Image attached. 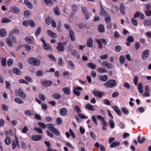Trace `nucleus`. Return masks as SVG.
I'll return each mask as SVG.
<instances>
[{
	"label": "nucleus",
	"mask_w": 151,
	"mask_h": 151,
	"mask_svg": "<svg viewBox=\"0 0 151 151\" xmlns=\"http://www.w3.org/2000/svg\"><path fill=\"white\" fill-rule=\"evenodd\" d=\"M27 62L32 65L36 67L39 66L41 64V61L40 60L31 57L28 59Z\"/></svg>",
	"instance_id": "1"
},
{
	"label": "nucleus",
	"mask_w": 151,
	"mask_h": 151,
	"mask_svg": "<svg viewBox=\"0 0 151 151\" xmlns=\"http://www.w3.org/2000/svg\"><path fill=\"white\" fill-rule=\"evenodd\" d=\"M104 85L107 88H112L116 85V81L114 80L109 79L105 83Z\"/></svg>",
	"instance_id": "2"
},
{
	"label": "nucleus",
	"mask_w": 151,
	"mask_h": 151,
	"mask_svg": "<svg viewBox=\"0 0 151 151\" xmlns=\"http://www.w3.org/2000/svg\"><path fill=\"white\" fill-rule=\"evenodd\" d=\"M15 93L16 95H19L22 99H26V95L21 88H19L18 91H17V90H16Z\"/></svg>",
	"instance_id": "3"
},
{
	"label": "nucleus",
	"mask_w": 151,
	"mask_h": 151,
	"mask_svg": "<svg viewBox=\"0 0 151 151\" xmlns=\"http://www.w3.org/2000/svg\"><path fill=\"white\" fill-rule=\"evenodd\" d=\"M146 10L145 11L146 15L148 17L151 16V6L149 4H147L146 6Z\"/></svg>",
	"instance_id": "4"
},
{
	"label": "nucleus",
	"mask_w": 151,
	"mask_h": 151,
	"mask_svg": "<svg viewBox=\"0 0 151 151\" xmlns=\"http://www.w3.org/2000/svg\"><path fill=\"white\" fill-rule=\"evenodd\" d=\"M14 137L15 139L13 140L12 142V148L13 150H14L17 146L19 145L18 138L16 135L14 136Z\"/></svg>",
	"instance_id": "5"
},
{
	"label": "nucleus",
	"mask_w": 151,
	"mask_h": 151,
	"mask_svg": "<svg viewBox=\"0 0 151 151\" xmlns=\"http://www.w3.org/2000/svg\"><path fill=\"white\" fill-rule=\"evenodd\" d=\"M150 52L149 50H145L143 51L141 57L142 60H145L149 57Z\"/></svg>",
	"instance_id": "6"
},
{
	"label": "nucleus",
	"mask_w": 151,
	"mask_h": 151,
	"mask_svg": "<svg viewBox=\"0 0 151 151\" xmlns=\"http://www.w3.org/2000/svg\"><path fill=\"white\" fill-rule=\"evenodd\" d=\"M67 67L71 70H73L75 68V65L70 60H68L67 62Z\"/></svg>",
	"instance_id": "7"
},
{
	"label": "nucleus",
	"mask_w": 151,
	"mask_h": 151,
	"mask_svg": "<svg viewBox=\"0 0 151 151\" xmlns=\"http://www.w3.org/2000/svg\"><path fill=\"white\" fill-rule=\"evenodd\" d=\"M92 93L96 97H98L99 98H101L103 95L104 94V92H101L98 90L93 91L92 92Z\"/></svg>",
	"instance_id": "8"
},
{
	"label": "nucleus",
	"mask_w": 151,
	"mask_h": 151,
	"mask_svg": "<svg viewBox=\"0 0 151 151\" xmlns=\"http://www.w3.org/2000/svg\"><path fill=\"white\" fill-rule=\"evenodd\" d=\"M41 84L43 86L45 87H48L51 85L52 82L50 81H41Z\"/></svg>",
	"instance_id": "9"
},
{
	"label": "nucleus",
	"mask_w": 151,
	"mask_h": 151,
	"mask_svg": "<svg viewBox=\"0 0 151 151\" xmlns=\"http://www.w3.org/2000/svg\"><path fill=\"white\" fill-rule=\"evenodd\" d=\"M101 65L104 67L106 68L109 69L112 68L113 67V65L109 63L106 61L103 62L101 63Z\"/></svg>",
	"instance_id": "10"
},
{
	"label": "nucleus",
	"mask_w": 151,
	"mask_h": 151,
	"mask_svg": "<svg viewBox=\"0 0 151 151\" xmlns=\"http://www.w3.org/2000/svg\"><path fill=\"white\" fill-rule=\"evenodd\" d=\"M100 10V14L102 17H105L107 15V13L105 11V9L102 7L101 5Z\"/></svg>",
	"instance_id": "11"
},
{
	"label": "nucleus",
	"mask_w": 151,
	"mask_h": 151,
	"mask_svg": "<svg viewBox=\"0 0 151 151\" xmlns=\"http://www.w3.org/2000/svg\"><path fill=\"white\" fill-rule=\"evenodd\" d=\"M42 136L40 135H35L31 137L32 140L35 141H38L41 139Z\"/></svg>",
	"instance_id": "12"
},
{
	"label": "nucleus",
	"mask_w": 151,
	"mask_h": 151,
	"mask_svg": "<svg viewBox=\"0 0 151 151\" xmlns=\"http://www.w3.org/2000/svg\"><path fill=\"white\" fill-rule=\"evenodd\" d=\"M93 40L92 37H90L87 39L86 44L88 47H92L93 46Z\"/></svg>",
	"instance_id": "13"
},
{
	"label": "nucleus",
	"mask_w": 151,
	"mask_h": 151,
	"mask_svg": "<svg viewBox=\"0 0 151 151\" xmlns=\"http://www.w3.org/2000/svg\"><path fill=\"white\" fill-rule=\"evenodd\" d=\"M60 113L62 116H65L68 113V110L65 108H62L60 111Z\"/></svg>",
	"instance_id": "14"
},
{
	"label": "nucleus",
	"mask_w": 151,
	"mask_h": 151,
	"mask_svg": "<svg viewBox=\"0 0 151 151\" xmlns=\"http://www.w3.org/2000/svg\"><path fill=\"white\" fill-rule=\"evenodd\" d=\"M57 50L60 52H63L64 50V47L61 43H59L58 44L57 47Z\"/></svg>",
	"instance_id": "15"
},
{
	"label": "nucleus",
	"mask_w": 151,
	"mask_h": 151,
	"mask_svg": "<svg viewBox=\"0 0 151 151\" xmlns=\"http://www.w3.org/2000/svg\"><path fill=\"white\" fill-rule=\"evenodd\" d=\"M47 33L50 37L53 38H55L57 37L56 34L50 30H48Z\"/></svg>",
	"instance_id": "16"
},
{
	"label": "nucleus",
	"mask_w": 151,
	"mask_h": 151,
	"mask_svg": "<svg viewBox=\"0 0 151 151\" xmlns=\"http://www.w3.org/2000/svg\"><path fill=\"white\" fill-rule=\"evenodd\" d=\"M69 37L72 41L75 40L74 33L73 31L70 30L69 32Z\"/></svg>",
	"instance_id": "17"
},
{
	"label": "nucleus",
	"mask_w": 151,
	"mask_h": 151,
	"mask_svg": "<svg viewBox=\"0 0 151 151\" xmlns=\"http://www.w3.org/2000/svg\"><path fill=\"white\" fill-rule=\"evenodd\" d=\"M143 24L145 27L151 26V19H145L143 21Z\"/></svg>",
	"instance_id": "18"
},
{
	"label": "nucleus",
	"mask_w": 151,
	"mask_h": 151,
	"mask_svg": "<svg viewBox=\"0 0 151 151\" xmlns=\"http://www.w3.org/2000/svg\"><path fill=\"white\" fill-rule=\"evenodd\" d=\"M120 10L122 15H125V7L124 5L122 3H120Z\"/></svg>",
	"instance_id": "19"
},
{
	"label": "nucleus",
	"mask_w": 151,
	"mask_h": 151,
	"mask_svg": "<svg viewBox=\"0 0 151 151\" xmlns=\"http://www.w3.org/2000/svg\"><path fill=\"white\" fill-rule=\"evenodd\" d=\"M101 123L102 125L103 129L104 130H106L107 129L106 127L108 126V122L105 119L101 122Z\"/></svg>",
	"instance_id": "20"
},
{
	"label": "nucleus",
	"mask_w": 151,
	"mask_h": 151,
	"mask_svg": "<svg viewBox=\"0 0 151 151\" xmlns=\"http://www.w3.org/2000/svg\"><path fill=\"white\" fill-rule=\"evenodd\" d=\"M64 93L66 95H69L71 93V90L68 87H65L62 89Z\"/></svg>",
	"instance_id": "21"
},
{
	"label": "nucleus",
	"mask_w": 151,
	"mask_h": 151,
	"mask_svg": "<svg viewBox=\"0 0 151 151\" xmlns=\"http://www.w3.org/2000/svg\"><path fill=\"white\" fill-rule=\"evenodd\" d=\"M6 35V32L4 29H1L0 30V37H5Z\"/></svg>",
	"instance_id": "22"
},
{
	"label": "nucleus",
	"mask_w": 151,
	"mask_h": 151,
	"mask_svg": "<svg viewBox=\"0 0 151 151\" xmlns=\"http://www.w3.org/2000/svg\"><path fill=\"white\" fill-rule=\"evenodd\" d=\"M97 71L100 73H107V70L105 68L101 67L97 69Z\"/></svg>",
	"instance_id": "23"
},
{
	"label": "nucleus",
	"mask_w": 151,
	"mask_h": 151,
	"mask_svg": "<svg viewBox=\"0 0 151 151\" xmlns=\"http://www.w3.org/2000/svg\"><path fill=\"white\" fill-rule=\"evenodd\" d=\"M25 114L27 116H32L33 115V113L32 111L27 110L24 111Z\"/></svg>",
	"instance_id": "24"
},
{
	"label": "nucleus",
	"mask_w": 151,
	"mask_h": 151,
	"mask_svg": "<svg viewBox=\"0 0 151 151\" xmlns=\"http://www.w3.org/2000/svg\"><path fill=\"white\" fill-rule=\"evenodd\" d=\"M34 39L32 37H27L25 38V40L27 42L29 43H32L33 42Z\"/></svg>",
	"instance_id": "25"
},
{
	"label": "nucleus",
	"mask_w": 151,
	"mask_h": 151,
	"mask_svg": "<svg viewBox=\"0 0 151 151\" xmlns=\"http://www.w3.org/2000/svg\"><path fill=\"white\" fill-rule=\"evenodd\" d=\"M108 76L107 75H103L101 76L99 78V80L101 81L105 82L108 79Z\"/></svg>",
	"instance_id": "26"
},
{
	"label": "nucleus",
	"mask_w": 151,
	"mask_h": 151,
	"mask_svg": "<svg viewBox=\"0 0 151 151\" xmlns=\"http://www.w3.org/2000/svg\"><path fill=\"white\" fill-rule=\"evenodd\" d=\"M52 18L49 17H47L45 19L46 23L48 25H50L52 20Z\"/></svg>",
	"instance_id": "27"
},
{
	"label": "nucleus",
	"mask_w": 151,
	"mask_h": 151,
	"mask_svg": "<svg viewBox=\"0 0 151 151\" xmlns=\"http://www.w3.org/2000/svg\"><path fill=\"white\" fill-rule=\"evenodd\" d=\"M11 11L14 13H18L19 12V9L15 6L11 7Z\"/></svg>",
	"instance_id": "28"
},
{
	"label": "nucleus",
	"mask_w": 151,
	"mask_h": 151,
	"mask_svg": "<svg viewBox=\"0 0 151 151\" xmlns=\"http://www.w3.org/2000/svg\"><path fill=\"white\" fill-rule=\"evenodd\" d=\"M25 4L29 8L32 9L33 7V6L31 3L28 0L24 1Z\"/></svg>",
	"instance_id": "29"
},
{
	"label": "nucleus",
	"mask_w": 151,
	"mask_h": 151,
	"mask_svg": "<svg viewBox=\"0 0 151 151\" xmlns=\"http://www.w3.org/2000/svg\"><path fill=\"white\" fill-rule=\"evenodd\" d=\"M120 145V142L118 141H116L113 142L110 145L111 148H113L115 147H117Z\"/></svg>",
	"instance_id": "30"
},
{
	"label": "nucleus",
	"mask_w": 151,
	"mask_h": 151,
	"mask_svg": "<svg viewBox=\"0 0 151 151\" xmlns=\"http://www.w3.org/2000/svg\"><path fill=\"white\" fill-rule=\"evenodd\" d=\"M86 107L89 110L91 111H94L95 110V108L91 104H86Z\"/></svg>",
	"instance_id": "31"
},
{
	"label": "nucleus",
	"mask_w": 151,
	"mask_h": 151,
	"mask_svg": "<svg viewBox=\"0 0 151 151\" xmlns=\"http://www.w3.org/2000/svg\"><path fill=\"white\" fill-rule=\"evenodd\" d=\"M87 66L89 68L92 69H95L96 67V65L92 63H88Z\"/></svg>",
	"instance_id": "32"
},
{
	"label": "nucleus",
	"mask_w": 151,
	"mask_h": 151,
	"mask_svg": "<svg viewBox=\"0 0 151 151\" xmlns=\"http://www.w3.org/2000/svg\"><path fill=\"white\" fill-rule=\"evenodd\" d=\"M38 125L39 127L43 129H46L47 127V126L45 124L41 122H39L38 123Z\"/></svg>",
	"instance_id": "33"
},
{
	"label": "nucleus",
	"mask_w": 151,
	"mask_h": 151,
	"mask_svg": "<svg viewBox=\"0 0 151 151\" xmlns=\"http://www.w3.org/2000/svg\"><path fill=\"white\" fill-rule=\"evenodd\" d=\"M52 98L55 99H60L61 97V96L58 93H55L52 96Z\"/></svg>",
	"instance_id": "34"
},
{
	"label": "nucleus",
	"mask_w": 151,
	"mask_h": 151,
	"mask_svg": "<svg viewBox=\"0 0 151 151\" xmlns=\"http://www.w3.org/2000/svg\"><path fill=\"white\" fill-rule=\"evenodd\" d=\"M11 142V140L10 137L9 136H7L6 137L5 139V142L7 145H9L10 144Z\"/></svg>",
	"instance_id": "35"
},
{
	"label": "nucleus",
	"mask_w": 151,
	"mask_h": 151,
	"mask_svg": "<svg viewBox=\"0 0 151 151\" xmlns=\"http://www.w3.org/2000/svg\"><path fill=\"white\" fill-rule=\"evenodd\" d=\"M44 72L43 70H38L36 73V75L38 76H43Z\"/></svg>",
	"instance_id": "36"
},
{
	"label": "nucleus",
	"mask_w": 151,
	"mask_h": 151,
	"mask_svg": "<svg viewBox=\"0 0 151 151\" xmlns=\"http://www.w3.org/2000/svg\"><path fill=\"white\" fill-rule=\"evenodd\" d=\"M43 48L46 50H49L51 49V47L49 44H47L46 43L43 44Z\"/></svg>",
	"instance_id": "37"
},
{
	"label": "nucleus",
	"mask_w": 151,
	"mask_h": 151,
	"mask_svg": "<svg viewBox=\"0 0 151 151\" xmlns=\"http://www.w3.org/2000/svg\"><path fill=\"white\" fill-rule=\"evenodd\" d=\"M138 90L140 93H143V86L142 84L140 83L138 85Z\"/></svg>",
	"instance_id": "38"
},
{
	"label": "nucleus",
	"mask_w": 151,
	"mask_h": 151,
	"mask_svg": "<svg viewBox=\"0 0 151 151\" xmlns=\"http://www.w3.org/2000/svg\"><path fill=\"white\" fill-rule=\"evenodd\" d=\"M13 71L14 73L18 75H20L21 73L20 70L17 68H14L13 69Z\"/></svg>",
	"instance_id": "39"
},
{
	"label": "nucleus",
	"mask_w": 151,
	"mask_h": 151,
	"mask_svg": "<svg viewBox=\"0 0 151 151\" xmlns=\"http://www.w3.org/2000/svg\"><path fill=\"white\" fill-rule=\"evenodd\" d=\"M44 1L47 6H51L53 4V2L51 0H44Z\"/></svg>",
	"instance_id": "40"
},
{
	"label": "nucleus",
	"mask_w": 151,
	"mask_h": 151,
	"mask_svg": "<svg viewBox=\"0 0 151 151\" xmlns=\"http://www.w3.org/2000/svg\"><path fill=\"white\" fill-rule=\"evenodd\" d=\"M98 30L100 32H102L104 31V27L103 24L99 25L98 27Z\"/></svg>",
	"instance_id": "41"
},
{
	"label": "nucleus",
	"mask_w": 151,
	"mask_h": 151,
	"mask_svg": "<svg viewBox=\"0 0 151 151\" xmlns=\"http://www.w3.org/2000/svg\"><path fill=\"white\" fill-rule=\"evenodd\" d=\"M109 123L110 127L112 129H113L115 127V123L114 121L112 120H109Z\"/></svg>",
	"instance_id": "42"
},
{
	"label": "nucleus",
	"mask_w": 151,
	"mask_h": 151,
	"mask_svg": "<svg viewBox=\"0 0 151 151\" xmlns=\"http://www.w3.org/2000/svg\"><path fill=\"white\" fill-rule=\"evenodd\" d=\"M1 63L3 66L4 67L6 65V59L5 58H1Z\"/></svg>",
	"instance_id": "43"
},
{
	"label": "nucleus",
	"mask_w": 151,
	"mask_h": 151,
	"mask_svg": "<svg viewBox=\"0 0 151 151\" xmlns=\"http://www.w3.org/2000/svg\"><path fill=\"white\" fill-rule=\"evenodd\" d=\"M119 60L120 63L123 64L124 63L125 60V58L123 55H121L119 57Z\"/></svg>",
	"instance_id": "44"
},
{
	"label": "nucleus",
	"mask_w": 151,
	"mask_h": 151,
	"mask_svg": "<svg viewBox=\"0 0 151 151\" xmlns=\"http://www.w3.org/2000/svg\"><path fill=\"white\" fill-rule=\"evenodd\" d=\"M52 132L56 135L59 136L60 134V133L59 130L55 128L54 129Z\"/></svg>",
	"instance_id": "45"
},
{
	"label": "nucleus",
	"mask_w": 151,
	"mask_h": 151,
	"mask_svg": "<svg viewBox=\"0 0 151 151\" xmlns=\"http://www.w3.org/2000/svg\"><path fill=\"white\" fill-rule=\"evenodd\" d=\"M105 19V20L106 23H109L111 21V18L109 15L106 16Z\"/></svg>",
	"instance_id": "46"
},
{
	"label": "nucleus",
	"mask_w": 151,
	"mask_h": 151,
	"mask_svg": "<svg viewBox=\"0 0 151 151\" xmlns=\"http://www.w3.org/2000/svg\"><path fill=\"white\" fill-rule=\"evenodd\" d=\"M14 100L16 102L19 104H23L24 103L23 101L19 98L16 97L15 98Z\"/></svg>",
	"instance_id": "47"
},
{
	"label": "nucleus",
	"mask_w": 151,
	"mask_h": 151,
	"mask_svg": "<svg viewBox=\"0 0 151 151\" xmlns=\"http://www.w3.org/2000/svg\"><path fill=\"white\" fill-rule=\"evenodd\" d=\"M135 18L132 17L131 18V22L132 24L134 26H137L138 25V22Z\"/></svg>",
	"instance_id": "48"
},
{
	"label": "nucleus",
	"mask_w": 151,
	"mask_h": 151,
	"mask_svg": "<svg viewBox=\"0 0 151 151\" xmlns=\"http://www.w3.org/2000/svg\"><path fill=\"white\" fill-rule=\"evenodd\" d=\"M34 130L37 131L38 133L42 134L43 133V130L42 129L38 127H36L35 128Z\"/></svg>",
	"instance_id": "49"
},
{
	"label": "nucleus",
	"mask_w": 151,
	"mask_h": 151,
	"mask_svg": "<svg viewBox=\"0 0 151 151\" xmlns=\"http://www.w3.org/2000/svg\"><path fill=\"white\" fill-rule=\"evenodd\" d=\"M6 42L9 46L12 47L13 45V43L11 40L9 38H7L6 39Z\"/></svg>",
	"instance_id": "50"
},
{
	"label": "nucleus",
	"mask_w": 151,
	"mask_h": 151,
	"mask_svg": "<svg viewBox=\"0 0 151 151\" xmlns=\"http://www.w3.org/2000/svg\"><path fill=\"white\" fill-rule=\"evenodd\" d=\"M47 126L48 129L51 131H52L55 128L54 127V125L52 124H48L47 125Z\"/></svg>",
	"instance_id": "51"
},
{
	"label": "nucleus",
	"mask_w": 151,
	"mask_h": 151,
	"mask_svg": "<svg viewBox=\"0 0 151 151\" xmlns=\"http://www.w3.org/2000/svg\"><path fill=\"white\" fill-rule=\"evenodd\" d=\"M9 38L12 40L13 41L16 43L17 42L16 39L14 37V35H12V34H10L9 35Z\"/></svg>",
	"instance_id": "52"
},
{
	"label": "nucleus",
	"mask_w": 151,
	"mask_h": 151,
	"mask_svg": "<svg viewBox=\"0 0 151 151\" xmlns=\"http://www.w3.org/2000/svg\"><path fill=\"white\" fill-rule=\"evenodd\" d=\"M41 30V28L39 27L36 30L35 32V35L36 37H37L40 34Z\"/></svg>",
	"instance_id": "53"
},
{
	"label": "nucleus",
	"mask_w": 151,
	"mask_h": 151,
	"mask_svg": "<svg viewBox=\"0 0 151 151\" xmlns=\"http://www.w3.org/2000/svg\"><path fill=\"white\" fill-rule=\"evenodd\" d=\"M74 109L75 110L77 113H78V114H80L79 113L81 111V109L80 108L79 106L77 105H75L74 107Z\"/></svg>",
	"instance_id": "54"
},
{
	"label": "nucleus",
	"mask_w": 151,
	"mask_h": 151,
	"mask_svg": "<svg viewBox=\"0 0 151 151\" xmlns=\"http://www.w3.org/2000/svg\"><path fill=\"white\" fill-rule=\"evenodd\" d=\"M39 98L40 100L42 101H44L45 100V97L42 94H40L38 95Z\"/></svg>",
	"instance_id": "55"
},
{
	"label": "nucleus",
	"mask_w": 151,
	"mask_h": 151,
	"mask_svg": "<svg viewBox=\"0 0 151 151\" xmlns=\"http://www.w3.org/2000/svg\"><path fill=\"white\" fill-rule=\"evenodd\" d=\"M140 136H139L138 137V141L139 143H143L145 141V139L144 137H142L141 139H140Z\"/></svg>",
	"instance_id": "56"
},
{
	"label": "nucleus",
	"mask_w": 151,
	"mask_h": 151,
	"mask_svg": "<svg viewBox=\"0 0 151 151\" xmlns=\"http://www.w3.org/2000/svg\"><path fill=\"white\" fill-rule=\"evenodd\" d=\"M122 112L125 114L127 115L129 114V111L126 108H122Z\"/></svg>",
	"instance_id": "57"
},
{
	"label": "nucleus",
	"mask_w": 151,
	"mask_h": 151,
	"mask_svg": "<svg viewBox=\"0 0 151 151\" xmlns=\"http://www.w3.org/2000/svg\"><path fill=\"white\" fill-rule=\"evenodd\" d=\"M96 118V116L94 115H93L91 117V119L92 121L94 122L95 124L97 125H98V123Z\"/></svg>",
	"instance_id": "58"
},
{
	"label": "nucleus",
	"mask_w": 151,
	"mask_h": 151,
	"mask_svg": "<svg viewBox=\"0 0 151 151\" xmlns=\"http://www.w3.org/2000/svg\"><path fill=\"white\" fill-rule=\"evenodd\" d=\"M96 118L99 120H100L101 122H102L106 118L105 117H102V116L97 115L96 116Z\"/></svg>",
	"instance_id": "59"
},
{
	"label": "nucleus",
	"mask_w": 151,
	"mask_h": 151,
	"mask_svg": "<svg viewBox=\"0 0 151 151\" xmlns=\"http://www.w3.org/2000/svg\"><path fill=\"white\" fill-rule=\"evenodd\" d=\"M127 40L128 42H132L134 41V39L133 36H130L128 37Z\"/></svg>",
	"instance_id": "60"
},
{
	"label": "nucleus",
	"mask_w": 151,
	"mask_h": 151,
	"mask_svg": "<svg viewBox=\"0 0 151 151\" xmlns=\"http://www.w3.org/2000/svg\"><path fill=\"white\" fill-rule=\"evenodd\" d=\"M57 123L58 125L61 124L62 123V118L60 117H58L56 119Z\"/></svg>",
	"instance_id": "61"
},
{
	"label": "nucleus",
	"mask_w": 151,
	"mask_h": 151,
	"mask_svg": "<svg viewBox=\"0 0 151 151\" xmlns=\"http://www.w3.org/2000/svg\"><path fill=\"white\" fill-rule=\"evenodd\" d=\"M120 35L119 33L117 31H115L114 33V37L115 38H118L120 37Z\"/></svg>",
	"instance_id": "62"
},
{
	"label": "nucleus",
	"mask_w": 151,
	"mask_h": 151,
	"mask_svg": "<svg viewBox=\"0 0 151 151\" xmlns=\"http://www.w3.org/2000/svg\"><path fill=\"white\" fill-rule=\"evenodd\" d=\"M54 11L55 14L59 15L60 14V12L58 8H55L54 9Z\"/></svg>",
	"instance_id": "63"
},
{
	"label": "nucleus",
	"mask_w": 151,
	"mask_h": 151,
	"mask_svg": "<svg viewBox=\"0 0 151 151\" xmlns=\"http://www.w3.org/2000/svg\"><path fill=\"white\" fill-rule=\"evenodd\" d=\"M81 9L83 12L84 14L88 12L87 7L82 6L81 7Z\"/></svg>",
	"instance_id": "64"
}]
</instances>
